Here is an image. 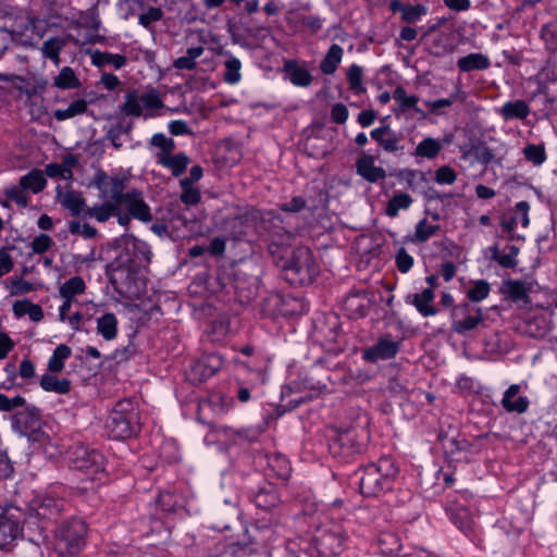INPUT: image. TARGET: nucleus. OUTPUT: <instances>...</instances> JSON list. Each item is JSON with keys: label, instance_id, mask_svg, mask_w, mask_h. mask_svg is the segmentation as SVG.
I'll use <instances>...</instances> for the list:
<instances>
[{"label": "nucleus", "instance_id": "obj_1", "mask_svg": "<svg viewBox=\"0 0 557 557\" xmlns=\"http://www.w3.org/2000/svg\"><path fill=\"white\" fill-rule=\"evenodd\" d=\"M127 183L126 176L109 175L104 171H98L92 180L94 186L99 190V197L103 200L100 205H124L136 220L151 222L152 213L143 193L136 188L126 189Z\"/></svg>", "mask_w": 557, "mask_h": 557}, {"label": "nucleus", "instance_id": "obj_2", "mask_svg": "<svg viewBox=\"0 0 557 557\" xmlns=\"http://www.w3.org/2000/svg\"><path fill=\"white\" fill-rule=\"evenodd\" d=\"M398 468L389 457H382L375 463L361 469L359 478L360 493L367 497H377L392 488Z\"/></svg>", "mask_w": 557, "mask_h": 557}, {"label": "nucleus", "instance_id": "obj_3", "mask_svg": "<svg viewBox=\"0 0 557 557\" xmlns=\"http://www.w3.org/2000/svg\"><path fill=\"white\" fill-rule=\"evenodd\" d=\"M107 429L115 440H126L140 431L139 413L132 399H122L116 403L108 420Z\"/></svg>", "mask_w": 557, "mask_h": 557}, {"label": "nucleus", "instance_id": "obj_4", "mask_svg": "<svg viewBox=\"0 0 557 557\" xmlns=\"http://www.w3.org/2000/svg\"><path fill=\"white\" fill-rule=\"evenodd\" d=\"M285 278L294 285L311 284L319 274V265L312 251L304 246L295 248L283 265Z\"/></svg>", "mask_w": 557, "mask_h": 557}, {"label": "nucleus", "instance_id": "obj_5", "mask_svg": "<svg viewBox=\"0 0 557 557\" xmlns=\"http://www.w3.org/2000/svg\"><path fill=\"white\" fill-rule=\"evenodd\" d=\"M87 525L79 518L64 521L55 531L54 549L60 556L77 554L85 545Z\"/></svg>", "mask_w": 557, "mask_h": 557}, {"label": "nucleus", "instance_id": "obj_6", "mask_svg": "<svg viewBox=\"0 0 557 557\" xmlns=\"http://www.w3.org/2000/svg\"><path fill=\"white\" fill-rule=\"evenodd\" d=\"M66 458L71 469L85 473L90 480L103 470V456L98 450L83 444L70 447Z\"/></svg>", "mask_w": 557, "mask_h": 557}, {"label": "nucleus", "instance_id": "obj_7", "mask_svg": "<svg viewBox=\"0 0 557 557\" xmlns=\"http://www.w3.org/2000/svg\"><path fill=\"white\" fill-rule=\"evenodd\" d=\"M346 537V531L341 524L330 522L317 529L312 541L321 556L331 557L343 552Z\"/></svg>", "mask_w": 557, "mask_h": 557}, {"label": "nucleus", "instance_id": "obj_8", "mask_svg": "<svg viewBox=\"0 0 557 557\" xmlns=\"http://www.w3.org/2000/svg\"><path fill=\"white\" fill-rule=\"evenodd\" d=\"M453 330L458 334H465L476 329L484 321L483 311L470 302H463L453 308Z\"/></svg>", "mask_w": 557, "mask_h": 557}, {"label": "nucleus", "instance_id": "obj_9", "mask_svg": "<svg viewBox=\"0 0 557 557\" xmlns=\"http://www.w3.org/2000/svg\"><path fill=\"white\" fill-rule=\"evenodd\" d=\"M122 208H124V205H95L94 207L87 208L84 211V214L85 216L95 219L100 223H104L112 216H115L120 225L127 227L131 220L135 218L131 213L129 209H126V212H123Z\"/></svg>", "mask_w": 557, "mask_h": 557}, {"label": "nucleus", "instance_id": "obj_10", "mask_svg": "<svg viewBox=\"0 0 557 557\" xmlns=\"http://www.w3.org/2000/svg\"><path fill=\"white\" fill-rule=\"evenodd\" d=\"M222 367L223 359L220 355H205L190 366L189 380L194 383H201L218 373Z\"/></svg>", "mask_w": 557, "mask_h": 557}, {"label": "nucleus", "instance_id": "obj_11", "mask_svg": "<svg viewBox=\"0 0 557 557\" xmlns=\"http://www.w3.org/2000/svg\"><path fill=\"white\" fill-rule=\"evenodd\" d=\"M363 447V443L358 441L356 430L348 429L343 432H338L330 443V450L334 456H350L360 453Z\"/></svg>", "mask_w": 557, "mask_h": 557}, {"label": "nucleus", "instance_id": "obj_12", "mask_svg": "<svg viewBox=\"0 0 557 557\" xmlns=\"http://www.w3.org/2000/svg\"><path fill=\"white\" fill-rule=\"evenodd\" d=\"M399 351V342L395 341L391 335L382 336L377 342L366 348L362 357L366 361L376 363L380 360H388L394 358Z\"/></svg>", "mask_w": 557, "mask_h": 557}, {"label": "nucleus", "instance_id": "obj_13", "mask_svg": "<svg viewBox=\"0 0 557 557\" xmlns=\"http://www.w3.org/2000/svg\"><path fill=\"white\" fill-rule=\"evenodd\" d=\"M530 205L528 201H519L515 208L500 220L502 228L507 233H512L519 224L527 227L530 223L529 219Z\"/></svg>", "mask_w": 557, "mask_h": 557}, {"label": "nucleus", "instance_id": "obj_14", "mask_svg": "<svg viewBox=\"0 0 557 557\" xmlns=\"http://www.w3.org/2000/svg\"><path fill=\"white\" fill-rule=\"evenodd\" d=\"M357 173L370 183H376L386 177V172L383 168L376 166L374 157L366 152H361L356 161Z\"/></svg>", "mask_w": 557, "mask_h": 557}, {"label": "nucleus", "instance_id": "obj_15", "mask_svg": "<svg viewBox=\"0 0 557 557\" xmlns=\"http://www.w3.org/2000/svg\"><path fill=\"white\" fill-rule=\"evenodd\" d=\"M22 531L17 519L12 516L0 515V549H10L22 535Z\"/></svg>", "mask_w": 557, "mask_h": 557}, {"label": "nucleus", "instance_id": "obj_16", "mask_svg": "<svg viewBox=\"0 0 557 557\" xmlns=\"http://www.w3.org/2000/svg\"><path fill=\"white\" fill-rule=\"evenodd\" d=\"M24 410L17 411L12 417V426L21 434L34 429L39 422V409L34 405H25Z\"/></svg>", "mask_w": 557, "mask_h": 557}, {"label": "nucleus", "instance_id": "obj_17", "mask_svg": "<svg viewBox=\"0 0 557 557\" xmlns=\"http://www.w3.org/2000/svg\"><path fill=\"white\" fill-rule=\"evenodd\" d=\"M520 385L511 384L504 393L502 406L507 412L523 413L529 408V399L524 396H518Z\"/></svg>", "mask_w": 557, "mask_h": 557}, {"label": "nucleus", "instance_id": "obj_18", "mask_svg": "<svg viewBox=\"0 0 557 557\" xmlns=\"http://www.w3.org/2000/svg\"><path fill=\"white\" fill-rule=\"evenodd\" d=\"M370 136L387 152L400 151L404 148L400 138L389 126L376 127L371 131Z\"/></svg>", "mask_w": 557, "mask_h": 557}, {"label": "nucleus", "instance_id": "obj_19", "mask_svg": "<svg viewBox=\"0 0 557 557\" xmlns=\"http://www.w3.org/2000/svg\"><path fill=\"white\" fill-rule=\"evenodd\" d=\"M190 160L184 152H178L176 154H164L158 156V163L162 166L169 169L173 176H181L187 169Z\"/></svg>", "mask_w": 557, "mask_h": 557}, {"label": "nucleus", "instance_id": "obj_20", "mask_svg": "<svg viewBox=\"0 0 557 557\" xmlns=\"http://www.w3.org/2000/svg\"><path fill=\"white\" fill-rule=\"evenodd\" d=\"M238 510L234 505L226 506L218 510L213 517L211 528L220 532L232 529V524L237 521Z\"/></svg>", "mask_w": 557, "mask_h": 557}, {"label": "nucleus", "instance_id": "obj_21", "mask_svg": "<svg viewBox=\"0 0 557 557\" xmlns=\"http://www.w3.org/2000/svg\"><path fill=\"white\" fill-rule=\"evenodd\" d=\"M253 502L258 508L268 511L275 509L280 505L281 499L276 490L271 484H268L256 493Z\"/></svg>", "mask_w": 557, "mask_h": 557}, {"label": "nucleus", "instance_id": "obj_22", "mask_svg": "<svg viewBox=\"0 0 557 557\" xmlns=\"http://www.w3.org/2000/svg\"><path fill=\"white\" fill-rule=\"evenodd\" d=\"M490 65V59L478 52L459 58L457 61V66L461 72L482 71L488 69Z\"/></svg>", "mask_w": 557, "mask_h": 557}, {"label": "nucleus", "instance_id": "obj_23", "mask_svg": "<svg viewBox=\"0 0 557 557\" xmlns=\"http://www.w3.org/2000/svg\"><path fill=\"white\" fill-rule=\"evenodd\" d=\"M499 114L504 120H523L530 114V107L524 100H515L505 102L499 109Z\"/></svg>", "mask_w": 557, "mask_h": 557}, {"label": "nucleus", "instance_id": "obj_24", "mask_svg": "<svg viewBox=\"0 0 557 557\" xmlns=\"http://www.w3.org/2000/svg\"><path fill=\"white\" fill-rule=\"evenodd\" d=\"M343 48L337 44H333L320 63L321 72L326 75L334 74L343 59Z\"/></svg>", "mask_w": 557, "mask_h": 557}, {"label": "nucleus", "instance_id": "obj_25", "mask_svg": "<svg viewBox=\"0 0 557 557\" xmlns=\"http://www.w3.org/2000/svg\"><path fill=\"white\" fill-rule=\"evenodd\" d=\"M126 57L122 54H114L111 52H102L96 50L91 54V63L95 66L102 67L106 65H112L114 69L120 70L126 65Z\"/></svg>", "mask_w": 557, "mask_h": 557}, {"label": "nucleus", "instance_id": "obj_26", "mask_svg": "<svg viewBox=\"0 0 557 557\" xmlns=\"http://www.w3.org/2000/svg\"><path fill=\"white\" fill-rule=\"evenodd\" d=\"M411 297L413 306L423 317L436 314L435 308L431 305L434 299V292L431 287L425 288L420 294H413Z\"/></svg>", "mask_w": 557, "mask_h": 557}, {"label": "nucleus", "instance_id": "obj_27", "mask_svg": "<svg viewBox=\"0 0 557 557\" xmlns=\"http://www.w3.org/2000/svg\"><path fill=\"white\" fill-rule=\"evenodd\" d=\"M508 252L500 251L496 246L491 247V258L496 261L500 267L506 269H512L517 267L518 260L517 256L519 255V248L517 246H508Z\"/></svg>", "mask_w": 557, "mask_h": 557}, {"label": "nucleus", "instance_id": "obj_28", "mask_svg": "<svg viewBox=\"0 0 557 557\" xmlns=\"http://www.w3.org/2000/svg\"><path fill=\"white\" fill-rule=\"evenodd\" d=\"M503 293L508 295L512 301L528 302L529 288L524 282L518 280H507L503 283Z\"/></svg>", "mask_w": 557, "mask_h": 557}, {"label": "nucleus", "instance_id": "obj_29", "mask_svg": "<svg viewBox=\"0 0 557 557\" xmlns=\"http://www.w3.org/2000/svg\"><path fill=\"white\" fill-rule=\"evenodd\" d=\"M97 332L106 341H112L117 335V319L111 313H104L97 319Z\"/></svg>", "mask_w": 557, "mask_h": 557}, {"label": "nucleus", "instance_id": "obj_30", "mask_svg": "<svg viewBox=\"0 0 557 557\" xmlns=\"http://www.w3.org/2000/svg\"><path fill=\"white\" fill-rule=\"evenodd\" d=\"M40 387L46 392L64 395L71 391V382L67 379H58L53 374H45L40 379Z\"/></svg>", "mask_w": 557, "mask_h": 557}, {"label": "nucleus", "instance_id": "obj_31", "mask_svg": "<svg viewBox=\"0 0 557 557\" xmlns=\"http://www.w3.org/2000/svg\"><path fill=\"white\" fill-rule=\"evenodd\" d=\"M46 178L41 170H32L20 178V185L25 190H32L34 194L40 193L46 187Z\"/></svg>", "mask_w": 557, "mask_h": 557}, {"label": "nucleus", "instance_id": "obj_32", "mask_svg": "<svg viewBox=\"0 0 557 557\" xmlns=\"http://www.w3.org/2000/svg\"><path fill=\"white\" fill-rule=\"evenodd\" d=\"M205 49L202 46L188 48L185 55L177 58L173 62V66L177 70H195L197 66V59L202 55Z\"/></svg>", "mask_w": 557, "mask_h": 557}, {"label": "nucleus", "instance_id": "obj_33", "mask_svg": "<svg viewBox=\"0 0 557 557\" xmlns=\"http://www.w3.org/2000/svg\"><path fill=\"white\" fill-rule=\"evenodd\" d=\"M286 71L289 74L290 82L296 86L307 87L312 82L310 72L306 67L297 65L295 62H287Z\"/></svg>", "mask_w": 557, "mask_h": 557}, {"label": "nucleus", "instance_id": "obj_34", "mask_svg": "<svg viewBox=\"0 0 557 557\" xmlns=\"http://www.w3.org/2000/svg\"><path fill=\"white\" fill-rule=\"evenodd\" d=\"M393 98L398 103L401 112H406L407 110L412 109L419 114L423 113V111L417 106L419 98L417 96L407 95V91L403 86L396 87L393 92Z\"/></svg>", "mask_w": 557, "mask_h": 557}, {"label": "nucleus", "instance_id": "obj_35", "mask_svg": "<svg viewBox=\"0 0 557 557\" xmlns=\"http://www.w3.org/2000/svg\"><path fill=\"white\" fill-rule=\"evenodd\" d=\"M85 289L84 280L81 276H73L60 286L59 294L63 299H74L75 296L84 294Z\"/></svg>", "mask_w": 557, "mask_h": 557}, {"label": "nucleus", "instance_id": "obj_36", "mask_svg": "<svg viewBox=\"0 0 557 557\" xmlns=\"http://www.w3.org/2000/svg\"><path fill=\"white\" fill-rule=\"evenodd\" d=\"M72 349L65 345H59L48 360V370L51 373H59L64 369V360L71 357Z\"/></svg>", "mask_w": 557, "mask_h": 557}, {"label": "nucleus", "instance_id": "obj_37", "mask_svg": "<svg viewBox=\"0 0 557 557\" xmlns=\"http://www.w3.org/2000/svg\"><path fill=\"white\" fill-rule=\"evenodd\" d=\"M268 466L274 475L283 480L287 479L292 471L288 459L280 454L271 455L268 460Z\"/></svg>", "mask_w": 557, "mask_h": 557}, {"label": "nucleus", "instance_id": "obj_38", "mask_svg": "<svg viewBox=\"0 0 557 557\" xmlns=\"http://www.w3.org/2000/svg\"><path fill=\"white\" fill-rule=\"evenodd\" d=\"M87 111V101L77 99L73 101L66 109H57L53 116L57 121H65L74 116L81 115Z\"/></svg>", "mask_w": 557, "mask_h": 557}, {"label": "nucleus", "instance_id": "obj_39", "mask_svg": "<svg viewBox=\"0 0 557 557\" xmlns=\"http://www.w3.org/2000/svg\"><path fill=\"white\" fill-rule=\"evenodd\" d=\"M377 545L384 555L398 554L401 548L399 537L392 532L381 533L377 539Z\"/></svg>", "mask_w": 557, "mask_h": 557}, {"label": "nucleus", "instance_id": "obj_40", "mask_svg": "<svg viewBox=\"0 0 557 557\" xmlns=\"http://www.w3.org/2000/svg\"><path fill=\"white\" fill-rule=\"evenodd\" d=\"M53 86L60 89H75L81 86V82L70 66H64L54 77Z\"/></svg>", "mask_w": 557, "mask_h": 557}, {"label": "nucleus", "instance_id": "obj_41", "mask_svg": "<svg viewBox=\"0 0 557 557\" xmlns=\"http://www.w3.org/2000/svg\"><path fill=\"white\" fill-rule=\"evenodd\" d=\"M411 203L412 198L409 194L398 193L389 199L385 212L388 216L395 218L398 215L399 210L408 209Z\"/></svg>", "mask_w": 557, "mask_h": 557}, {"label": "nucleus", "instance_id": "obj_42", "mask_svg": "<svg viewBox=\"0 0 557 557\" xmlns=\"http://www.w3.org/2000/svg\"><path fill=\"white\" fill-rule=\"evenodd\" d=\"M63 46L64 41L61 38L51 37L42 44L41 53L58 66L60 63V52L63 49Z\"/></svg>", "mask_w": 557, "mask_h": 557}, {"label": "nucleus", "instance_id": "obj_43", "mask_svg": "<svg viewBox=\"0 0 557 557\" xmlns=\"http://www.w3.org/2000/svg\"><path fill=\"white\" fill-rule=\"evenodd\" d=\"M440 230L441 226L438 224H432L426 219H422L416 225L412 242L424 243L429 240L432 236H434Z\"/></svg>", "mask_w": 557, "mask_h": 557}, {"label": "nucleus", "instance_id": "obj_44", "mask_svg": "<svg viewBox=\"0 0 557 557\" xmlns=\"http://www.w3.org/2000/svg\"><path fill=\"white\" fill-rule=\"evenodd\" d=\"M541 39L544 41L547 50L557 53V20L542 26Z\"/></svg>", "mask_w": 557, "mask_h": 557}, {"label": "nucleus", "instance_id": "obj_45", "mask_svg": "<svg viewBox=\"0 0 557 557\" xmlns=\"http://www.w3.org/2000/svg\"><path fill=\"white\" fill-rule=\"evenodd\" d=\"M442 149V145L437 139L428 137L418 144L416 147V156L433 159Z\"/></svg>", "mask_w": 557, "mask_h": 557}, {"label": "nucleus", "instance_id": "obj_46", "mask_svg": "<svg viewBox=\"0 0 557 557\" xmlns=\"http://www.w3.org/2000/svg\"><path fill=\"white\" fill-rule=\"evenodd\" d=\"M347 82L349 89L358 95L364 91L363 87V71L362 67L357 64H351L347 71Z\"/></svg>", "mask_w": 557, "mask_h": 557}, {"label": "nucleus", "instance_id": "obj_47", "mask_svg": "<svg viewBox=\"0 0 557 557\" xmlns=\"http://www.w3.org/2000/svg\"><path fill=\"white\" fill-rule=\"evenodd\" d=\"M63 509V502L54 498H45L38 507V515L42 518L53 520Z\"/></svg>", "mask_w": 557, "mask_h": 557}, {"label": "nucleus", "instance_id": "obj_48", "mask_svg": "<svg viewBox=\"0 0 557 557\" xmlns=\"http://www.w3.org/2000/svg\"><path fill=\"white\" fill-rule=\"evenodd\" d=\"M121 109L126 115L140 116L143 114L140 98L136 90H131L125 95V100Z\"/></svg>", "mask_w": 557, "mask_h": 557}, {"label": "nucleus", "instance_id": "obj_49", "mask_svg": "<svg viewBox=\"0 0 557 557\" xmlns=\"http://www.w3.org/2000/svg\"><path fill=\"white\" fill-rule=\"evenodd\" d=\"M450 519L463 533L472 530L473 520L469 509L460 507L450 513Z\"/></svg>", "mask_w": 557, "mask_h": 557}, {"label": "nucleus", "instance_id": "obj_50", "mask_svg": "<svg viewBox=\"0 0 557 557\" xmlns=\"http://www.w3.org/2000/svg\"><path fill=\"white\" fill-rule=\"evenodd\" d=\"M224 66H225V72H224V81L227 83V84H231V85H234V84H237L240 78H242V74H240V69H242V63L240 61L235 58V57H230L225 62H224Z\"/></svg>", "mask_w": 557, "mask_h": 557}, {"label": "nucleus", "instance_id": "obj_51", "mask_svg": "<svg viewBox=\"0 0 557 557\" xmlns=\"http://www.w3.org/2000/svg\"><path fill=\"white\" fill-rule=\"evenodd\" d=\"M491 290V286L487 281L479 280L472 283V286L467 290V297L472 302H480L484 300Z\"/></svg>", "mask_w": 557, "mask_h": 557}, {"label": "nucleus", "instance_id": "obj_52", "mask_svg": "<svg viewBox=\"0 0 557 557\" xmlns=\"http://www.w3.org/2000/svg\"><path fill=\"white\" fill-rule=\"evenodd\" d=\"M523 156L525 160L534 165H541L546 161V152L543 144L534 145L529 144L523 148Z\"/></svg>", "mask_w": 557, "mask_h": 557}, {"label": "nucleus", "instance_id": "obj_53", "mask_svg": "<svg viewBox=\"0 0 557 557\" xmlns=\"http://www.w3.org/2000/svg\"><path fill=\"white\" fill-rule=\"evenodd\" d=\"M180 186L182 188V202H184L187 206H195L200 201V191L198 188L194 187L193 184H189L186 180H181Z\"/></svg>", "mask_w": 557, "mask_h": 557}, {"label": "nucleus", "instance_id": "obj_54", "mask_svg": "<svg viewBox=\"0 0 557 557\" xmlns=\"http://www.w3.org/2000/svg\"><path fill=\"white\" fill-rule=\"evenodd\" d=\"M471 156L481 164L487 165L495 161L493 150L484 143H478L470 150Z\"/></svg>", "mask_w": 557, "mask_h": 557}, {"label": "nucleus", "instance_id": "obj_55", "mask_svg": "<svg viewBox=\"0 0 557 557\" xmlns=\"http://www.w3.org/2000/svg\"><path fill=\"white\" fill-rule=\"evenodd\" d=\"M222 557H269L264 548H253L251 546L238 547L235 550L227 549L222 553Z\"/></svg>", "mask_w": 557, "mask_h": 557}, {"label": "nucleus", "instance_id": "obj_56", "mask_svg": "<svg viewBox=\"0 0 557 557\" xmlns=\"http://www.w3.org/2000/svg\"><path fill=\"white\" fill-rule=\"evenodd\" d=\"M61 203L63 207L69 209L73 215H78L84 211L85 200L76 193H66L62 199Z\"/></svg>", "mask_w": 557, "mask_h": 557}, {"label": "nucleus", "instance_id": "obj_57", "mask_svg": "<svg viewBox=\"0 0 557 557\" xmlns=\"http://www.w3.org/2000/svg\"><path fill=\"white\" fill-rule=\"evenodd\" d=\"M8 200L15 202L17 206L25 208L28 206V194L21 185L11 186L4 191Z\"/></svg>", "mask_w": 557, "mask_h": 557}, {"label": "nucleus", "instance_id": "obj_58", "mask_svg": "<svg viewBox=\"0 0 557 557\" xmlns=\"http://www.w3.org/2000/svg\"><path fill=\"white\" fill-rule=\"evenodd\" d=\"M150 144L161 149L158 156L170 154L175 148L174 140L162 133L154 134L150 139Z\"/></svg>", "mask_w": 557, "mask_h": 557}, {"label": "nucleus", "instance_id": "obj_59", "mask_svg": "<svg viewBox=\"0 0 557 557\" xmlns=\"http://www.w3.org/2000/svg\"><path fill=\"white\" fill-rule=\"evenodd\" d=\"M143 110H154V109H161L163 107V102L160 98V94L156 89H151L141 96H139Z\"/></svg>", "mask_w": 557, "mask_h": 557}, {"label": "nucleus", "instance_id": "obj_60", "mask_svg": "<svg viewBox=\"0 0 557 557\" xmlns=\"http://www.w3.org/2000/svg\"><path fill=\"white\" fill-rule=\"evenodd\" d=\"M163 17V11L160 8L151 7L147 12L139 14L138 23L146 29H150L151 24L159 22Z\"/></svg>", "mask_w": 557, "mask_h": 557}, {"label": "nucleus", "instance_id": "obj_61", "mask_svg": "<svg viewBox=\"0 0 557 557\" xmlns=\"http://www.w3.org/2000/svg\"><path fill=\"white\" fill-rule=\"evenodd\" d=\"M69 231L71 234H78L84 238H94L97 235V230L94 226L79 221H71L69 224Z\"/></svg>", "mask_w": 557, "mask_h": 557}, {"label": "nucleus", "instance_id": "obj_62", "mask_svg": "<svg viewBox=\"0 0 557 557\" xmlns=\"http://www.w3.org/2000/svg\"><path fill=\"white\" fill-rule=\"evenodd\" d=\"M77 24L84 28L98 30L100 26V20L97 12L94 10L89 12H81Z\"/></svg>", "mask_w": 557, "mask_h": 557}, {"label": "nucleus", "instance_id": "obj_63", "mask_svg": "<svg viewBox=\"0 0 557 557\" xmlns=\"http://www.w3.org/2000/svg\"><path fill=\"white\" fill-rule=\"evenodd\" d=\"M158 505L163 511H174L175 508L180 505L178 497L171 492H162L159 494Z\"/></svg>", "mask_w": 557, "mask_h": 557}, {"label": "nucleus", "instance_id": "obj_64", "mask_svg": "<svg viewBox=\"0 0 557 557\" xmlns=\"http://www.w3.org/2000/svg\"><path fill=\"white\" fill-rule=\"evenodd\" d=\"M52 245L53 240L49 235L40 234L33 239L30 247L35 253L41 255L48 251Z\"/></svg>", "mask_w": 557, "mask_h": 557}]
</instances>
